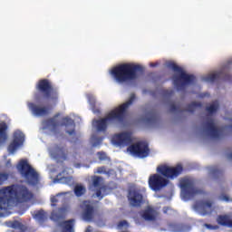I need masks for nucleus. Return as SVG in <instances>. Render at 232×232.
<instances>
[{"label": "nucleus", "mask_w": 232, "mask_h": 232, "mask_svg": "<svg viewBox=\"0 0 232 232\" xmlns=\"http://www.w3.org/2000/svg\"><path fill=\"white\" fill-rule=\"evenodd\" d=\"M15 198L18 204L30 202L34 198V193L24 185L13 184L0 189V211H8Z\"/></svg>", "instance_id": "nucleus-1"}, {"label": "nucleus", "mask_w": 232, "mask_h": 232, "mask_svg": "<svg viewBox=\"0 0 232 232\" xmlns=\"http://www.w3.org/2000/svg\"><path fill=\"white\" fill-rule=\"evenodd\" d=\"M156 171V174H151L149 177V187L152 191H160V189L166 188V186L169 184V179H173L179 177V175H182L184 167L180 164H178L175 167L160 165L157 167Z\"/></svg>", "instance_id": "nucleus-2"}, {"label": "nucleus", "mask_w": 232, "mask_h": 232, "mask_svg": "<svg viewBox=\"0 0 232 232\" xmlns=\"http://www.w3.org/2000/svg\"><path fill=\"white\" fill-rule=\"evenodd\" d=\"M136 99L137 97L135 96V93H131L128 102L109 112L105 118L94 120L93 124L96 126L97 131H106V130H108V122H113L114 121L122 122L126 110H128V108L133 104V102Z\"/></svg>", "instance_id": "nucleus-3"}, {"label": "nucleus", "mask_w": 232, "mask_h": 232, "mask_svg": "<svg viewBox=\"0 0 232 232\" xmlns=\"http://www.w3.org/2000/svg\"><path fill=\"white\" fill-rule=\"evenodd\" d=\"M137 72H142V66L135 63H121L111 70V75L116 82H131L137 79Z\"/></svg>", "instance_id": "nucleus-4"}, {"label": "nucleus", "mask_w": 232, "mask_h": 232, "mask_svg": "<svg viewBox=\"0 0 232 232\" xmlns=\"http://www.w3.org/2000/svg\"><path fill=\"white\" fill-rule=\"evenodd\" d=\"M167 68L173 70L175 73H178L172 76L173 84L178 92H184L188 86L195 84L197 79L195 75L188 74L186 71L175 62H168Z\"/></svg>", "instance_id": "nucleus-5"}, {"label": "nucleus", "mask_w": 232, "mask_h": 232, "mask_svg": "<svg viewBox=\"0 0 232 232\" xmlns=\"http://www.w3.org/2000/svg\"><path fill=\"white\" fill-rule=\"evenodd\" d=\"M35 90L34 99L36 102H43L44 101L57 102L59 101V91L53 88L52 82L48 79L39 80L35 85Z\"/></svg>", "instance_id": "nucleus-6"}, {"label": "nucleus", "mask_w": 232, "mask_h": 232, "mask_svg": "<svg viewBox=\"0 0 232 232\" xmlns=\"http://www.w3.org/2000/svg\"><path fill=\"white\" fill-rule=\"evenodd\" d=\"M59 113L55 114L53 118L46 119L43 121L44 130H51L52 133L57 135L59 133V126H65V128H72L71 130H66L68 135L75 137V121L70 117H64L62 119L61 124L57 121Z\"/></svg>", "instance_id": "nucleus-7"}, {"label": "nucleus", "mask_w": 232, "mask_h": 232, "mask_svg": "<svg viewBox=\"0 0 232 232\" xmlns=\"http://www.w3.org/2000/svg\"><path fill=\"white\" fill-rule=\"evenodd\" d=\"M17 169L20 171L22 177L27 180L28 184L31 186H37L39 184V174L28 164V160H20Z\"/></svg>", "instance_id": "nucleus-8"}, {"label": "nucleus", "mask_w": 232, "mask_h": 232, "mask_svg": "<svg viewBox=\"0 0 232 232\" xmlns=\"http://www.w3.org/2000/svg\"><path fill=\"white\" fill-rule=\"evenodd\" d=\"M180 188L182 189L181 195L185 200H189V198H193L202 193V190L195 188V182L191 179H183L180 182Z\"/></svg>", "instance_id": "nucleus-9"}, {"label": "nucleus", "mask_w": 232, "mask_h": 232, "mask_svg": "<svg viewBox=\"0 0 232 232\" xmlns=\"http://www.w3.org/2000/svg\"><path fill=\"white\" fill-rule=\"evenodd\" d=\"M127 151L133 155V157H138L139 159H146L150 155V147L148 143L144 141H138L132 145H130Z\"/></svg>", "instance_id": "nucleus-10"}, {"label": "nucleus", "mask_w": 232, "mask_h": 232, "mask_svg": "<svg viewBox=\"0 0 232 232\" xmlns=\"http://www.w3.org/2000/svg\"><path fill=\"white\" fill-rule=\"evenodd\" d=\"M50 155L57 160V162H64L68 160V147L63 144H54L53 148L50 149Z\"/></svg>", "instance_id": "nucleus-11"}, {"label": "nucleus", "mask_w": 232, "mask_h": 232, "mask_svg": "<svg viewBox=\"0 0 232 232\" xmlns=\"http://www.w3.org/2000/svg\"><path fill=\"white\" fill-rule=\"evenodd\" d=\"M128 200L132 208H140L144 204V196L140 189L130 188L128 192Z\"/></svg>", "instance_id": "nucleus-12"}, {"label": "nucleus", "mask_w": 232, "mask_h": 232, "mask_svg": "<svg viewBox=\"0 0 232 232\" xmlns=\"http://www.w3.org/2000/svg\"><path fill=\"white\" fill-rule=\"evenodd\" d=\"M92 180V188L96 189V197L99 198V200H102V198L106 197V190L108 189V187L102 185V178L101 176H93Z\"/></svg>", "instance_id": "nucleus-13"}, {"label": "nucleus", "mask_w": 232, "mask_h": 232, "mask_svg": "<svg viewBox=\"0 0 232 232\" xmlns=\"http://www.w3.org/2000/svg\"><path fill=\"white\" fill-rule=\"evenodd\" d=\"M82 218L85 222H92L95 217V208L92 205V202L85 200L81 205Z\"/></svg>", "instance_id": "nucleus-14"}, {"label": "nucleus", "mask_w": 232, "mask_h": 232, "mask_svg": "<svg viewBox=\"0 0 232 232\" xmlns=\"http://www.w3.org/2000/svg\"><path fill=\"white\" fill-rule=\"evenodd\" d=\"M112 144L114 146H130L133 142L131 132H121L112 136Z\"/></svg>", "instance_id": "nucleus-15"}, {"label": "nucleus", "mask_w": 232, "mask_h": 232, "mask_svg": "<svg viewBox=\"0 0 232 232\" xmlns=\"http://www.w3.org/2000/svg\"><path fill=\"white\" fill-rule=\"evenodd\" d=\"M203 129L210 139H220V130L215 124V120L210 119L207 121L203 125Z\"/></svg>", "instance_id": "nucleus-16"}, {"label": "nucleus", "mask_w": 232, "mask_h": 232, "mask_svg": "<svg viewBox=\"0 0 232 232\" xmlns=\"http://www.w3.org/2000/svg\"><path fill=\"white\" fill-rule=\"evenodd\" d=\"M13 138V141L8 146L9 153H15L17 148L24 143V133L21 130L14 131Z\"/></svg>", "instance_id": "nucleus-17"}, {"label": "nucleus", "mask_w": 232, "mask_h": 232, "mask_svg": "<svg viewBox=\"0 0 232 232\" xmlns=\"http://www.w3.org/2000/svg\"><path fill=\"white\" fill-rule=\"evenodd\" d=\"M27 106L34 117H46V115H50V109L46 106L37 105L34 102H28Z\"/></svg>", "instance_id": "nucleus-18"}, {"label": "nucleus", "mask_w": 232, "mask_h": 232, "mask_svg": "<svg viewBox=\"0 0 232 232\" xmlns=\"http://www.w3.org/2000/svg\"><path fill=\"white\" fill-rule=\"evenodd\" d=\"M202 215H211L213 213V202L209 200H200L196 204Z\"/></svg>", "instance_id": "nucleus-19"}, {"label": "nucleus", "mask_w": 232, "mask_h": 232, "mask_svg": "<svg viewBox=\"0 0 232 232\" xmlns=\"http://www.w3.org/2000/svg\"><path fill=\"white\" fill-rule=\"evenodd\" d=\"M141 217L144 220L153 221L157 218V212L151 207H149L141 212Z\"/></svg>", "instance_id": "nucleus-20"}, {"label": "nucleus", "mask_w": 232, "mask_h": 232, "mask_svg": "<svg viewBox=\"0 0 232 232\" xmlns=\"http://www.w3.org/2000/svg\"><path fill=\"white\" fill-rule=\"evenodd\" d=\"M217 223L218 226H223V227H232V219L228 215H218Z\"/></svg>", "instance_id": "nucleus-21"}, {"label": "nucleus", "mask_w": 232, "mask_h": 232, "mask_svg": "<svg viewBox=\"0 0 232 232\" xmlns=\"http://www.w3.org/2000/svg\"><path fill=\"white\" fill-rule=\"evenodd\" d=\"M59 212H52L51 213V220H53V222H61V220L64 219V213L66 211V208H58Z\"/></svg>", "instance_id": "nucleus-22"}, {"label": "nucleus", "mask_w": 232, "mask_h": 232, "mask_svg": "<svg viewBox=\"0 0 232 232\" xmlns=\"http://www.w3.org/2000/svg\"><path fill=\"white\" fill-rule=\"evenodd\" d=\"M75 224V219H69L60 223L63 232H73V226Z\"/></svg>", "instance_id": "nucleus-23"}, {"label": "nucleus", "mask_w": 232, "mask_h": 232, "mask_svg": "<svg viewBox=\"0 0 232 232\" xmlns=\"http://www.w3.org/2000/svg\"><path fill=\"white\" fill-rule=\"evenodd\" d=\"M7 130L8 125L6 124V122L2 121L0 123V144L6 142V140L8 139V135L6 134Z\"/></svg>", "instance_id": "nucleus-24"}, {"label": "nucleus", "mask_w": 232, "mask_h": 232, "mask_svg": "<svg viewBox=\"0 0 232 232\" xmlns=\"http://www.w3.org/2000/svg\"><path fill=\"white\" fill-rule=\"evenodd\" d=\"M160 121L159 114L153 111L149 113V116L145 119L147 124H158Z\"/></svg>", "instance_id": "nucleus-25"}, {"label": "nucleus", "mask_w": 232, "mask_h": 232, "mask_svg": "<svg viewBox=\"0 0 232 232\" xmlns=\"http://www.w3.org/2000/svg\"><path fill=\"white\" fill-rule=\"evenodd\" d=\"M11 227L14 229V232H25L26 231V227L23 225V223L19 221H14L12 223Z\"/></svg>", "instance_id": "nucleus-26"}, {"label": "nucleus", "mask_w": 232, "mask_h": 232, "mask_svg": "<svg viewBox=\"0 0 232 232\" xmlns=\"http://www.w3.org/2000/svg\"><path fill=\"white\" fill-rule=\"evenodd\" d=\"M197 108H202V103L198 102H192L187 106V111L189 113H195V110H197Z\"/></svg>", "instance_id": "nucleus-27"}, {"label": "nucleus", "mask_w": 232, "mask_h": 232, "mask_svg": "<svg viewBox=\"0 0 232 232\" xmlns=\"http://www.w3.org/2000/svg\"><path fill=\"white\" fill-rule=\"evenodd\" d=\"M34 218L36 220H38V222H40V224H44V222H46V212L44 210H40L38 211L35 215H34Z\"/></svg>", "instance_id": "nucleus-28"}, {"label": "nucleus", "mask_w": 232, "mask_h": 232, "mask_svg": "<svg viewBox=\"0 0 232 232\" xmlns=\"http://www.w3.org/2000/svg\"><path fill=\"white\" fill-rule=\"evenodd\" d=\"M86 193V188L82 185H76L74 187V195L77 197H82Z\"/></svg>", "instance_id": "nucleus-29"}, {"label": "nucleus", "mask_w": 232, "mask_h": 232, "mask_svg": "<svg viewBox=\"0 0 232 232\" xmlns=\"http://www.w3.org/2000/svg\"><path fill=\"white\" fill-rule=\"evenodd\" d=\"M210 174L212 175V177H214V179H218V177H222L224 175V171L217 167H213L210 169Z\"/></svg>", "instance_id": "nucleus-30"}, {"label": "nucleus", "mask_w": 232, "mask_h": 232, "mask_svg": "<svg viewBox=\"0 0 232 232\" xmlns=\"http://www.w3.org/2000/svg\"><path fill=\"white\" fill-rule=\"evenodd\" d=\"M206 111L209 113V115H213V113H217L218 111V104L212 103L209 106L206 107Z\"/></svg>", "instance_id": "nucleus-31"}, {"label": "nucleus", "mask_w": 232, "mask_h": 232, "mask_svg": "<svg viewBox=\"0 0 232 232\" xmlns=\"http://www.w3.org/2000/svg\"><path fill=\"white\" fill-rule=\"evenodd\" d=\"M8 179H10V174L6 172H0V186H3Z\"/></svg>", "instance_id": "nucleus-32"}, {"label": "nucleus", "mask_w": 232, "mask_h": 232, "mask_svg": "<svg viewBox=\"0 0 232 232\" xmlns=\"http://www.w3.org/2000/svg\"><path fill=\"white\" fill-rule=\"evenodd\" d=\"M219 77L220 74L213 73L207 76V81H208V82H215V81H217Z\"/></svg>", "instance_id": "nucleus-33"}, {"label": "nucleus", "mask_w": 232, "mask_h": 232, "mask_svg": "<svg viewBox=\"0 0 232 232\" xmlns=\"http://www.w3.org/2000/svg\"><path fill=\"white\" fill-rule=\"evenodd\" d=\"M59 197H61V194H58L56 196H53L51 198V206L53 208H55L57 206V203L59 202Z\"/></svg>", "instance_id": "nucleus-34"}, {"label": "nucleus", "mask_w": 232, "mask_h": 232, "mask_svg": "<svg viewBox=\"0 0 232 232\" xmlns=\"http://www.w3.org/2000/svg\"><path fill=\"white\" fill-rule=\"evenodd\" d=\"M219 200H223L224 202H229V200H231L229 198V196L226 195V194H221L219 196Z\"/></svg>", "instance_id": "nucleus-35"}, {"label": "nucleus", "mask_w": 232, "mask_h": 232, "mask_svg": "<svg viewBox=\"0 0 232 232\" xmlns=\"http://www.w3.org/2000/svg\"><path fill=\"white\" fill-rule=\"evenodd\" d=\"M204 226L207 227V229H211V230L218 229V226L217 225L213 226L211 224L206 223Z\"/></svg>", "instance_id": "nucleus-36"}, {"label": "nucleus", "mask_w": 232, "mask_h": 232, "mask_svg": "<svg viewBox=\"0 0 232 232\" xmlns=\"http://www.w3.org/2000/svg\"><path fill=\"white\" fill-rule=\"evenodd\" d=\"M102 142V138L96 139V141L92 143V148L99 146Z\"/></svg>", "instance_id": "nucleus-37"}, {"label": "nucleus", "mask_w": 232, "mask_h": 232, "mask_svg": "<svg viewBox=\"0 0 232 232\" xmlns=\"http://www.w3.org/2000/svg\"><path fill=\"white\" fill-rule=\"evenodd\" d=\"M97 155H98L100 160H104L106 159V153H104V152H98Z\"/></svg>", "instance_id": "nucleus-38"}, {"label": "nucleus", "mask_w": 232, "mask_h": 232, "mask_svg": "<svg viewBox=\"0 0 232 232\" xmlns=\"http://www.w3.org/2000/svg\"><path fill=\"white\" fill-rule=\"evenodd\" d=\"M88 101H89L90 104H92V106H94V104H95V98H93V96L89 95L88 96Z\"/></svg>", "instance_id": "nucleus-39"}, {"label": "nucleus", "mask_w": 232, "mask_h": 232, "mask_svg": "<svg viewBox=\"0 0 232 232\" xmlns=\"http://www.w3.org/2000/svg\"><path fill=\"white\" fill-rule=\"evenodd\" d=\"M169 110H170V111H177V110H178L177 105H175V103H171Z\"/></svg>", "instance_id": "nucleus-40"}, {"label": "nucleus", "mask_w": 232, "mask_h": 232, "mask_svg": "<svg viewBox=\"0 0 232 232\" xmlns=\"http://www.w3.org/2000/svg\"><path fill=\"white\" fill-rule=\"evenodd\" d=\"M169 211H171V208H170L169 207H164V208H163V213H164L165 215H168V213H169Z\"/></svg>", "instance_id": "nucleus-41"}, {"label": "nucleus", "mask_w": 232, "mask_h": 232, "mask_svg": "<svg viewBox=\"0 0 232 232\" xmlns=\"http://www.w3.org/2000/svg\"><path fill=\"white\" fill-rule=\"evenodd\" d=\"M127 224H128V221L123 220V221H121V222L118 224V226H119L120 227H124V226H126Z\"/></svg>", "instance_id": "nucleus-42"}, {"label": "nucleus", "mask_w": 232, "mask_h": 232, "mask_svg": "<svg viewBox=\"0 0 232 232\" xmlns=\"http://www.w3.org/2000/svg\"><path fill=\"white\" fill-rule=\"evenodd\" d=\"M164 93H165V95H169V97H171V95H173L174 92L173 91H165Z\"/></svg>", "instance_id": "nucleus-43"}, {"label": "nucleus", "mask_w": 232, "mask_h": 232, "mask_svg": "<svg viewBox=\"0 0 232 232\" xmlns=\"http://www.w3.org/2000/svg\"><path fill=\"white\" fill-rule=\"evenodd\" d=\"M157 66H159V63H150V68H155V67H157Z\"/></svg>", "instance_id": "nucleus-44"}, {"label": "nucleus", "mask_w": 232, "mask_h": 232, "mask_svg": "<svg viewBox=\"0 0 232 232\" xmlns=\"http://www.w3.org/2000/svg\"><path fill=\"white\" fill-rule=\"evenodd\" d=\"M6 166L9 167V166H12V162L9 160L6 161Z\"/></svg>", "instance_id": "nucleus-45"}, {"label": "nucleus", "mask_w": 232, "mask_h": 232, "mask_svg": "<svg viewBox=\"0 0 232 232\" xmlns=\"http://www.w3.org/2000/svg\"><path fill=\"white\" fill-rule=\"evenodd\" d=\"M227 158L232 160V152H230L229 154H227Z\"/></svg>", "instance_id": "nucleus-46"}]
</instances>
